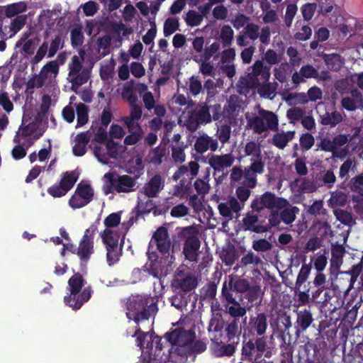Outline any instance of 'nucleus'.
I'll use <instances>...</instances> for the list:
<instances>
[{
	"instance_id": "nucleus-19",
	"label": "nucleus",
	"mask_w": 363,
	"mask_h": 363,
	"mask_svg": "<svg viewBox=\"0 0 363 363\" xmlns=\"http://www.w3.org/2000/svg\"><path fill=\"white\" fill-rule=\"evenodd\" d=\"M260 198V202L262 203L264 208L273 210L274 208H277L281 209L289 203L286 199L277 197L274 193L270 191H266Z\"/></svg>"
},
{
	"instance_id": "nucleus-3",
	"label": "nucleus",
	"mask_w": 363,
	"mask_h": 363,
	"mask_svg": "<svg viewBox=\"0 0 363 363\" xmlns=\"http://www.w3.org/2000/svg\"><path fill=\"white\" fill-rule=\"evenodd\" d=\"M208 331L214 333L211 337L212 341L219 340L222 342L223 340L225 342H240L242 329L238 318H230L224 321L220 315L219 316L217 315L211 319Z\"/></svg>"
},
{
	"instance_id": "nucleus-12",
	"label": "nucleus",
	"mask_w": 363,
	"mask_h": 363,
	"mask_svg": "<svg viewBox=\"0 0 363 363\" xmlns=\"http://www.w3.org/2000/svg\"><path fill=\"white\" fill-rule=\"evenodd\" d=\"M69 294L64 297L65 303L73 310H79L91 297L93 290L91 286L85 287L81 292L69 290Z\"/></svg>"
},
{
	"instance_id": "nucleus-53",
	"label": "nucleus",
	"mask_w": 363,
	"mask_h": 363,
	"mask_svg": "<svg viewBox=\"0 0 363 363\" xmlns=\"http://www.w3.org/2000/svg\"><path fill=\"white\" fill-rule=\"evenodd\" d=\"M172 347L170 350L171 353H174L175 354L181 357H188L191 356L190 352V347L189 345H172Z\"/></svg>"
},
{
	"instance_id": "nucleus-18",
	"label": "nucleus",
	"mask_w": 363,
	"mask_h": 363,
	"mask_svg": "<svg viewBox=\"0 0 363 363\" xmlns=\"http://www.w3.org/2000/svg\"><path fill=\"white\" fill-rule=\"evenodd\" d=\"M235 159L231 153L221 155H213L208 158V164L215 171H220L230 167L234 163Z\"/></svg>"
},
{
	"instance_id": "nucleus-57",
	"label": "nucleus",
	"mask_w": 363,
	"mask_h": 363,
	"mask_svg": "<svg viewBox=\"0 0 363 363\" xmlns=\"http://www.w3.org/2000/svg\"><path fill=\"white\" fill-rule=\"evenodd\" d=\"M261 262L260 258L254 252L250 251L244 255L240 260L241 267H246L249 264L257 265Z\"/></svg>"
},
{
	"instance_id": "nucleus-54",
	"label": "nucleus",
	"mask_w": 363,
	"mask_h": 363,
	"mask_svg": "<svg viewBox=\"0 0 363 363\" xmlns=\"http://www.w3.org/2000/svg\"><path fill=\"white\" fill-rule=\"evenodd\" d=\"M317 4L315 3H307L301 6V13L305 21H310L316 10Z\"/></svg>"
},
{
	"instance_id": "nucleus-31",
	"label": "nucleus",
	"mask_w": 363,
	"mask_h": 363,
	"mask_svg": "<svg viewBox=\"0 0 363 363\" xmlns=\"http://www.w3.org/2000/svg\"><path fill=\"white\" fill-rule=\"evenodd\" d=\"M220 258L226 266L231 267L238 259V252L236 249L233 245H230L225 248H223L220 253Z\"/></svg>"
},
{
	"instance_id": "nucleus-59",
	"label": "nucleus",
	"mask_w": 363,
	"mask_h": 363,
	"mask_svg": "<svg viewBox=\"0 0 363 363\" xmlns=\"http://www.w3.org/2000/svg\"><path fill=\"white\" fill-rule=\"evenodd\" d=\"M245 35L252 40H255L259 38V27L257 24L247 23L245 27Z\"/></svg>"
},
{
	"instance_id": "nucleus-52",
	"label": "nucleus",
	"mask_w": 363,
	"mask_h": 363,
	"mask_svg": "<svg viewBox=\"0 0 363 363\" xmlns=\"http://www.w3.org/2000/svg\"><path fill=\"white\" fill-rule=\"evenodd\" d=\"M194 187L199 195H206L209 192L210 184L208 181L198 178L194 183Z\"/></svg>"
},
{
	"instance_id": "nucleus-63",
	"label": "nucleus",
	"mask_w": 363,
	"mask_h": 363,
	"mask_svg": "<svg viewBox=\"0 0 363 363\" xmlns=\"http://www.w3.org/2000/svg\"><path fill=\"white\" fill-rule=\"evenodd\" d=\"M47 191L48 194L54 198H60L64 196L67 193L65 188H64L60 182L59 184H55L49 187Z\"/></svg>"
},
{
	"instance_id": "nucleus-46",
	"label": "nucleus",
	"mask_w": 363,
	"mask_h": 363,
	"mask_svg": "<svg viewBox=\"0 0 363 363\" xmlns=\"http://www.w3.org/2000/svg\"><path fill=\"white\" fill-rule=\"evenodd\" d=\"M71 45L74 48L81 46L84 42V35L80 27H75L70 33Z\"/></svg>"
},
{
	"instance_id": "nucleus-23",
	"label": "nucleus",
	"mask_w": 363,
	"mask_h": 363,
	"mask_svg": "<svg viewBox=\"0 0 363 363\" xmlns=\"http://www.w3.org/2000/svg\"><path fill=\"white\" fill-rule=\"evenodd\" d=\"M216 345L215 353L218 357H230L235 352L236 348L239 342L235 341L225 342L222 340V342L218 341H212Z\"/></svg>"
},
{
	"instance_id": "nucleus-20",
	"label": "nucleus",
	"mask_w": 363,
	"mask_h": 363,
	"mask_svg": "<svg viewBox=\"0 0 363 363\" xmlns=\"http://www.w3.org/2000/svg\"><path fill=\"white\" fill-rule=\"evenodd\" d=\"M250 285V282L245 279H242L240 277H231L228 282L225 281L223 283L222 289L225 287L230 294L234 296V293H245L249 290Z\"/></svg>"
},
{
	"instance_id": "nucleus-26",
	"label": "nucleus",
	"mask_w": 363,
	"mask_h": 363,
	"mask_svg": "<svg viewBox=\"0 0 363 363\" xmlns=\"http://www.w3.org/2000/svg\"><path fill=\"white\" fill-rule=\"evenodd\" d=\"M323 60L327 67L333 72H338L344 65V59L337 53L323 54Z\"/></svg>"
},
{
	"instance_id": "nucleus-62",
	"label": "nucleus",
	"mask_w": 363,
	"mask_h": 363,
	"mask_svg": "<svg viewBox=\"0 0 363 363\" xmlns=\"http://www.w3.org/2000/svg\"><path fill=\"white\" fill-rule=\"evenodd\" d=\"M348 186L352 191L359 193L363 189V174L352 178Z\"/></svg>"
},
{
	"instance_id": "nucleus-42",
	"label": "nucleus",
	"mask_w": 363,
	"mask_h": 363,
	"mask_svg": "<svg viewBox=\"0 0 363 363\" xmlns=\"http://www.w3.org/2000/svg\"><path fill=\"white\" fill-rule=\"evenodd\" d=\"M317 150H320L324 152H332L333 157H339L340 155L336 151L334 144L333 143V140L329 138H324L321 139V140L317 143Z\"/></svg>"
},
{
	"instance_id": "nucleus-8",
	"label": "nucleus",
	"mask_w": 363,
	"mask_h": 363,
	"mask_svg": "<svg viewBox=\"0 0 363 363\" xmlns=\"http://www.w3.org/2000/svg\"><path fill=\"white\" fill-rule=\"evenodd\" d=\"M211 121V116L209 108L204 105L198 110L189 111L186 116H184L183 125L191 132H196L199 126L203 123H208Z\"/></svg>"
},
{
	"instance_id": "nucleus-35",
	"label": "nucleus",
	"mask_w": 363,
	"mask_h": 363,
	"mask_svg": "<svg viewBox=\"0 0 363 363\" xmlns=\"http://www.w3.org/2000/svg\"><path fill=\"white\" fill-rule=\"evenodd\" d=\"M176 294L172 296L170 298L171 303L177 309L182 310L187 306L190 295L180 291H175Z\"/></svg>"
},
{
	"instance_id": "nucleus-48",
	"label": "nucleus",
	"mask_w": 363,
	"mask_h": 363,
	"mask_svg": "<svg viewBox=\"0 0 363 363\" xmlns=\"http://www.w3.org/2000/svg\"><path fill=\"white\" fill-rule=\"evenodd\" d=\"M267 218L268 224L264 225V227L269 228L268 232L271 231L272 228L277 227L282 221L280 213L277 210H272Z\"/></svg>"
},
{
	"instance_id": "nucleus-43",
	"label": "nucleus",
	"mask_w": 363,
	"mask_h": 363,
	"mask_svg": "<svg viewBox=\"0 0 363 363\" xmlns=\"http://www.w3.org/2000/svg\"><path fill=\"white\" fill-rule=\"evenodd\" d=\"M234 31L228 25H225L220 30V39L223 47H229L233 38Z\"/></svg>"
},
{
	"instance_id": "nucleus-49",
	"label": "nucleus",
	"mask_w": 363,
	"mask_h": 363,
	"mask_svg": "<svg viewBox=\"0 0 363 363\" xmlns=\"http://www.w3.org/2000/svg\"><path fill=\"white\" fill-rule=\"evenodd\" d=\"M304 116V111L299 107H293L286 112V117L290 123H295L296 121L302 119Z\"/></svg>"
},
{
	"instance_id": "nucleus-25",
	"label": "nucleus",
	"mask_w": 363,
	"mask_h": 363,
	"mask_svg": "<svg viewBox=\"0 0 363 363\" xmlns=\"http://www.w3.org/2000/svg\"><path fill=\"white\" fill-rule=\"evenodd\" d=\"M313 321V315L310 310L304 309L297 312L296 328L298 332L306 331Z\"/></svg>"
},
{
	"instance_id": "nucleus-15",
	"label": "nucleus",
	"mask_w": 363,
	"mask_h": 363,
	"mask_svg": "<svg viewBox=\"0 0 363 363\" xmlns=\"http://www.w3.org/2000/svg\"><path fill=\"white\" fill-rule=\"evenodd\" d=\"M198 285V279L192 273H187L184 277L174 279L172 283L175 291L188 294L193 291Z\"/></svg>"
},
{
	"instance_id": "nucleus-22",
	"label": "nucleus",
	"mask_w": 363,
	"mask_h": 363,
	"mask_svg": "<svg viewBox=\"0 0 363 363\" xmlns=\"http://www.w3.org/2000/svg\"><path fill=\"white\" fill-rule=\"evenodd\" d=\"M328 261L325 255L318 256L314 261V267L317 271V274L313 279L314 286L324 285L326 282V276L323 271L327 265Z\"/></svg>"
},
{
	"instance_id": "nucleus-45",
	"label": "nucleus",
	"mask_w": 363,
	"mask_h": 363,
	"mask_svg": "<svg viewBox=\"0 0 363 363\" xmlns=\"http://www.w3.org/2000/svg\"><path fill=\"white\" fill-rule=\"evenodd\" d=\"M179 21L177 18H168L164 23V35L165 37L171 35L175 31L179 30Z\"/></svg>"
},
{
	"instance_id": "nucleus-16",
	"label": "nucleus",
	"mask_w": 363,
	"mask_h": 363,
	"mask_svg": "<svg viewBox=\"0 0 363 363\" xmlns=\"http://www.w3.org/2000/svg\"><path fill=\"white\" fill-rule=\"evenodd\" d=\"M240 229L243 231L264 233H267L269 228L264 227V225L259 223V218L257 215L248 212L244 216L242 220Z\"/></svg>"
},
{
	"instance_id": "nucleus-5",
	"label": "nucleus",
	"mask_w": 363,
	"mask_h": 363,
	"mask_svg": "<svg viewBox=\"0 0 363 363\" xmlns=\"http://www.w3.org/2000/svg\"><path fill=\"white\" fill-rule=\"evenodd\" d=\"M100 236L106 250V262L111 267L116 264L123 255L124 240L119 243L120 233L112 229L105 228Z\"/></svg>"
},
{
	"instance_id": "nucleus-50",
	"label": "nucleus",
	"mask_w": 363,
	"mask_h": 363,
	"mask_svg": "<svg viewBox=\"0 0 363 363\" xmlns=\"http://www.w3.org/2000/svg\"><path fill=\"white\" fill-rule=\"evenodd\" d=\"M38 128V124L34 121L30 122L27 125H25L23 122L18 130L19 132H21L22 138H26L33 135L37 131Z\"/></svg>"
},
{
	"instance_id": "nucleus-32",
	"label": "nucleus",
	"mask_w": 363,
	"mask_h": 363,
	"mask_svg": "<svg viewBox=\"0 0 363 363\" xmlns=\"http://www.w3.org/2000/svg\"><path fill=\"white\" fill-rule=\"evenodd\" d=\"M79 174L74 171H67L62 173L60 183L68 192L74 186L79 179Z\"/></svg>"
},
{
	"instance_id": "nucleus-4",
	"label": "nucleus",
	"mask_w": 363,
	"mask_h": 363,
	"mask_svg": "<svg viewBox=\"0 0 363 363\" xmlns=\"http://www.w3.org/2000/svg\"><path fill=\"white\" fill-rule=\"evenodd\" d=\"M306 257H303L302 265L295 281L294 291L297 296L298 306H306L310 303V291L314 286L313 281H308L312 270L311 264L306 263Z\"/></svg>"
},
{
	"instance_id": "nucleus-60",
	"label": "nucleus",
	"mask_w": 363,
	"mask_h": 363,
	"mask_svg": "<svg viewBox=\"0 0 363 363\" xmlns=\"http://www.w3.org/2000/svg\"><path fill=\"white\" fill-rule=\"evenodd\" d=\"M231 133V128L229 125L223 124L217 130V135L219 140L225 144L228 142Z\"/></svg>"
},
{
	"instance_id": "nucleus-11",
	"label": "nucleus",
	"mask_w": 363,
	"mask_h": 363,
	"mask_svg": "<svg viewBox=\"0 0 363 363\" xmlns=\"http://www.w3.org/2000/svg\"><path fill=\"white\" fill-rule=\"evenodd\" d=\"M221 294L227 303L226 309L228 313L232 318L239 319V318L246 314V307L240 303V301H242L241 296H239L238 298L236 296H233L225 287L222 289Z\"/></svg>"
},
{
	"instance_id": "nucleus-27",
	"label": "nucleus",
	"mask_w": 363,
	"mask_h": 363,
	"mask_svg": "<svg viewBox=\"0 0 363 363\" xmlns=\"http://www.w3.org/2000/svg\"><path fill=\"white\" fill-rule=\"evenodd\" d=\"M162 178L159 174L154 175L144 186V194L148 198L155 197L162 189Z\"/></svg>"
},
{
	"instance_id": "nucleus-7",
	"label": "nucleus",
	"mask_w": 363,
	"mask_h": 363,
	"mask_svg": "<svg viewBox=\"0 0 363 363\" xmlns=\"http://www.w3.org/2000/svg\"><path fill=\"white\" fill-rule=\"evenodd\" d=\"M186 239L184 243L183 253L185 258L190 262H198L201 241L198 237V231L195 228L188 227L183 230Z\"/></svg>"
},
{
	"instance_id": "nucleus-10",
	"label": "nucleus",
	"mask_w": 363,
	"mask_h": 363,
	"mask_svg": "<svg viewBox=\"0 0 363 363\" xmlns=\"http://www.w3.org/2000/svg\"><path fill=\"white\" fill-rule=\"evenodd\" d=\"M104 177L108 179L111 186L118 193H127L135 189L136 181L128 175H115L109 172L106 174Z\"/></svg>"
},
{
	"instance_id": "nucleus-28",
	"label": "nucleus",
	"mask_w": 363,
	"mask_h": 363,
	"mask_svg": "<svg viewBox=\"0 0 363 363\" xmlns=\"http://www.w3.org/2000/svg\"><path fill=\"white\" fill-rule=\"evenodd\" d=\"M294 136V130L277 133L273 135L272 143L279 150H284Z\"/></svg>"
},
{
	"instance_id": "nucleus-37",
	"label": "nucleus",
	"mask_w": 363,
	"mask_h": 363,
	"mask_svg": "<svg viewBox=\"0 0 363 363\" xmlns=\"http://www.w3.org/2000/svg\"><path fill=\"white\" fill-rule=\"evenodd\" d=\"M247 125L252 128L255 133L262 134L267 130L262 116H256L247 120Z\"/></svg>"
},
{
	"instance_id": "nucleus-51",
	"label": "nucleus",
	"mask_w": 363,
	"mask_h": 363,
	"mask_svg": "<svg viewBox=\"0 0 363 363\" xmlns=\"http://www.w3.org/2000/svg\"><path fill=\"white\" fill-rule=\"evenodd\" d=\"M320 181L323 185L328 189H331L336 182V176L333 169H328L321 175Z\"/></svg>"
},
{
	"instance_id": "nucleus-38",
	"label": "nucleus",
	"mask_w": 363,
	"mask_h": 363,
	"mask_svg": "<svg viewBox=\"0 0 363 363\" xmlns=\"http://www.w3.org/2000/svg\"><path fill=\"white\" fill-rule=\"evenodd\" d=\"M86 283V280L80 273H74L68 280L67 289L81 292Z\"/></svg>"
},
{
	"instance_id": "nucleus-24",
	"label": "nucleus",
	"mask_w": 363,
	"mask_h": 363,
	"mask_svg": "<svg viewBox=\"0 0 363 363\" xmlns=\"http://www.w3.org/2000/svg\"><path fill=\"white\" fill-rule=\"evenodd\" d=\"M199 164L196 161H191L189 163V166L182 165L178 168V169L174 173L172 176V179L174 181H177L182 177H183L184 175H188L189 172H190L191 177L189 179H191V180L196 177L199 173Z\"/></svg>"
},
{
	"instance_id": "nucleus-56",
	"label": "nucleus",
	"mask_w": 363,
	"mask_h": 363,
	"mask_svg": "<svg viewBox=\"0 0 363 363\" xmlns=\"http://www.w3.org/2000/svg\"><path fill=\"white\" fill-rule=\"evenodd\" d=\"M121 223V213H112L104 220L106 228L111 229L118 226Z\"/></svg>"
},
{
	"instance_id": "nucleus-58",
	"label": "nucleus",
	"mask_w": 363,
	"mask_h": 363,
	"mask_svg": "<svg viewBox=\"0 0 363 363\" xmlns=\"http://www.w3.org/2000/svg\"><path fill=\"white\" fill-rule=\"evenodd\" d=\"M244 152L246 156H261L259 146L255 141H250L245 144Z\"/></svg>"
},
{
	"instance_id": "nucleus-1",
	"label": "nucleus",
	"mask_w": 363,
	"mask_h": 363,
	"mask_svg": "<svg viewBox=\"0 0 363 363\" xmlns=\"http://www.w3.org/2000/svg\"><path fill=\"white\" fill-rule=\"evenodd\" d=\"M268 328V318L265 313H257L251 316L245 328L241 350V359L251 363H262L263 355L272 356V347L264 336Z\"/></svg>"
},
{
	"instance_id": "nucleus-61",
	"label": "nucleus",
	"mask_w": 363,
	"mask_h": 363,
	"mask_svg": "<svg viewBox=\"0 0 363 363\" xmlns=\"http://www.w3.org/2000/svg\"><path fill=\"white\" fill-rule=\"evenodd\" d=\"M335 216L337 220L345 225H351L353 223L352 213L345 211L339 210L335 211Z\"/></svg>"
},
{
	"instance_id": "nucleus-6",
	"label": "nucleus",
	"mask_w": 363,
	"mask_h": 363,
	"mask_svg": "<svg viewBox=\"0 0 363 363\" xmlns=\"http://www.w3.org/2000/svg\"><path fill=\"white\" fill-rule=\"evenodd\" d=\"M248 72L247 78L241 81V84L247 89H255L262 82L269 81L271 73L270 67L264 65L262 60H257Z\"/></svg>"
},
{
	"instance_id": "nucleus-64",
	"label": "nucleus",
	"mask_w": 363,
	"mask_h": 363,
	"mask_svg": "<svg viewBox=\"0 0 363 363\" xmlns=\"http://www.w3.org/2000/svg\"><path fill=\"white\" fill-rule=\"evenodd\" d=\"M330 201L333 205L343 206L346 203L347 196L343 192L336 191L332 193Z\"/></svg>"
},
{
	"instance_id": "nucleus-41",
	"label": "nucleus",
	"mask_w": 363,
	"mask_h": 363,
	"mask_svg": "<svg viewBox=\"0 0 363 363\" xmlns=\"http://www.w3.org/2000/svg\"><path fill=\"white\" fill-rule=\"evenodd\" d=\"M26 23V17L17 16L11 21L9 26H7L9 33H11L9 37H13L19 30L22 29Z\"/></svg>"
},
{
	"instance_id": "nucleus-55",
	"label": "nucleus",
	"mask_w": 363,
	"mask_h": 363,
	"mask_svg": "<svg viewBox=\"0 0 363 363\" xmlns=\"http://www.w3.org/2000/svg\"><path fill=\"white\" fill-rule=\"evenodd\" d=\"M202 21L203 16L194 11H189L186 14V23L189 26H198Z\"/></svg>"
},
{
	"instance_id": "nucleus-39",
	"label": "nucleus",
	"mask_w": 363,
	"mask_h": 363,
	"mask_svg": "<svg viewBox=\"0 0 363 363\" xmlns=\"http://www.w3.org/2000/svg\"><path fill=\"white\" fill-rule=\"evenodd\" d=\"M156 208L155 202L151 199H147L145 203L139 201L135 208L136 211V219L144 214H148Z\"/></svg>"
},
{
	"instance_id": "nucleus-2",
	"label": "nucleus",
	"mask_w": 363,
	"mask_h": 363,
	"mask_svg": "<svg viewBox=\"0 0 363 363\" xmlns=\"http://www.w3.org/2000/svg\"><path fill=\"white\" fill-rule=\"evenodd\" d=\"M126 317L136 324L148 320L157 311V304L150 296L136 295L128 298L126 303Z\"/></svg>"
},
{
	"instance_id": "nucleus-30",
	"label": "nucleus",
	"mask_w": 363,
	"mask_h": 363,
	"mask_svg": "<svg viewBox=\"0 0 363 363\" xmlns=\"http://www.w3.org/2000/svg\"><path fill=\"white\" fill-rule=\"evenodd\" d=\"M342 120V114L337 111H334L331 113L325 112V114L320 116V123L323 125H330L331 128H334L340 123Z\"/></svg>"
},
{
	"instance_id": "nucleus-47",
	"label": "nucleus",
	"mask_w": 363,
	"mask_h": 363,
	"mask_svg": "<svg viewBox=\"0 0 363 363\" xmlns=\"http://www.w3.org/2000/svg\"><path fill=\"white\" fill-rule=\"evenodd\" d=\"M315 143V138L310 133H305L299 138V144L303 151L309 150Z\"/></svg>"
},
{
	"instance_id": "nucleus-34",
	"label": "nucleus",
	"mask_w": 363,
	"mask_h": 363,
	"mask_svg": "<svg viewBox=\"0 0 363 363\" xmlns=\"http://www.w3.org/2000/svg\"><path fill=\"white\" fill-rule=\"evenodd\" d=\"M278 84L276 82H262L260 85L257 86V93L262 97L266 99H272V96L274 94L275 91L277 89Z\"/></svg>"
},
{
	"instance_id": "nucleus-17",
	"label": "nucleus",
	"mask_w": 363,
	"mask_h": 363,
	"mask_svg": "<svg viewBox=\"0 0 363 363\" xmlns=\"http://www.w3.org/2000/svg\"><path fill=\"white\" fill-rule=\"evenodd\" d=\"M94 252V241H89L81 239L76 255L80 259V267L82 271L86 269V264L89 261L91 256Z\"/></svg>"
},
{
	"instance_id": "nucleus-13",
	"label": "nucleus",
	"mask_w": 363,
	"mask_h": 363,
	"mask_svg": "<svg viewBox=\"0 0 363 363\" xmlns=\"http://www.w3.org/2000/svg\"><path fill=\"white\" fill-rule=\"evenodd\" d=\"M195 332L177 328L171 332L165 333L164 337L171 345H189L195 339Z\"/></svg>"
},
{
	"instance_id": "nucleus-36",
	"label": "nucleus",
	"mask_w": 363,
	"mask_h": 363,
	"mask_svg": "<svg viewBox=\"0 0 363 363\" xmlns=\"http://www.w3.org/2000/svg\"><path fill=\"white\" fill-rule=\"evenodd\" d=\"M77 113V125L76 128L84 125L89 119V108L83 103H79L76 105Z\"/></svg>"
},
{
	"instance_id": "nucleus-29",
	"label": "nucleus",
	"mask_w": 363,
	"mask_h": 363,
	"mask_svg": "<svg viewBox=\"0 0 363 363\" xmlns=\"http://www.w3.org/2000/svg\"><path fill=\"white\" fill-rule=\"evenodd\" d=\"M148 258L150 260L149 264L143 267V270L155 278H159L161 272L160 264L157 262L158 256L156 252H147Z\"/></svg>"
},
{
	"instance_id": "nucleus-33",
	"label": "nucleus",
	"mask_w": 363,
	"mask_h": 363,
	"mask_svg": "<svg viewBox=\"0 0 363 363\" xmlns=\"http://www.w3.org/2000/svg\"><path fill=\"white\" fill-rule=\"evenodd\" d=\"M259 113L262 116L264 121H266V126L267 130L269 129L273 131H277L279 128V119L277 116L272 111L261 109Z\"/></svg>"
},
{
	"instance_id": "nucleus-9",
	"label": "nucleus",
	"mask_w": 363,
	"mask_h": 363,
	"mask_svg": "<svg viewBox=\"0 0 363 363\" xmlns=\"http://www.w3.org/2000/svg\"><path fill=\"white\" fill-rule=\"evenodd\" d=\"M94 195V189L89 184L80 182L69 199V205L73 209L81 208L92 201Z\"/></svg>"
},
{
	"instance_id": "nucleus-14",
	"label": "nucleus",
	"mask_w": 363,
	"mask_h": 363,
	"mask_svg": "<svg viewBox=\"0 0 363 363\" xmlns=\"http://www.w3.org/2000/svg\"><path fill=\"white\" fill-rule=\"evenodd\" d=\"M152 244H155L157 249L162 255H165L169 253L171 242L168 230L165 227L161 226L156 230L150 242L149 247Z\"/></svg>"
},
{
	"instance_id": "nucleus-40",
	"label": "nucleus",
	"mask_w": 363,
	"mask_h": 363,
	"mask_svg": "<svg viewBox=\"0 0 363 363\" xmlns=\"http://www.w3.org/2000/svg\"><path fill=\"white\" fill-rule=\"evenodd\" d=\"M299 212L297 206H290L289 208H284L281 212V219L283 223L286 225L292 223L296 218V214Z\"/></svg>"
},
{
	"instance_id": "nucleus-21",
	"label": "nucleus",
	"mask_w": 363,
	"mask_h": 363,
	"mask_svg": "<svg viewBox=\"0 0 363 363\" xmlns=\"http://www.w3.org/2000/svg\"><path fill=\"white\" fill-rule=\"evenodd\" d=\"M218 147L217 140L206 134L199 136L194 144L196 151L200 154L206 152L208 149L214 152L218 149Z\"/></svg>"
},
{
	"instance_id": "nucleus-44",
	"label": "nucleus",
	"mask_w": 363,
	"mask_h": 363,
	"mask_svg": "<svg viewBox=\"0 0 363 363\" xmlns=\"http://www.w3.org/2000/svg\"><path fill=\"white\" fill-rule=\"evenodd\" d=\"M191 193V179H189L186 184H178L175 186L174 195L180 198H187Z\"/></svg>"
}]
</instances>
